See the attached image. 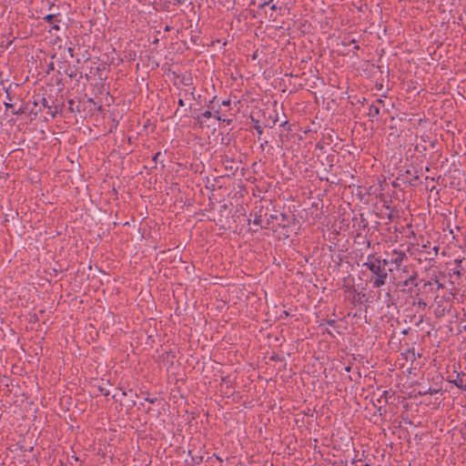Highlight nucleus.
I'll return each mask as SVG.
<instances>
[{
	"mask_svg": "<svg viewBox=\"0 0 466 466\" xmlns=\"http://www.w3.org/2000/svg\"><path fill=\"white\" fill-rule=\"evenodd\" d=\"M389 261L386 258H381L378 253H370L367 256L366 261L362 267L370 271V283L373 289H380L389 279V271L387 269Z\"/></svg>",
	"mask_w": 466,
	"mask_h": 466,
	"instance_id": "obj_1",
	"label": "nucleus"
},
{
	"mask_svg": "<svg viewBox=\"0 0 466 466\" xmlns=\"http://www.w3.org/2000/svg\"><path fill=\"white\" fill-rule=\"evenodd\" d=\"M397 275L399 279L397 286L401 288L402 291L412 292L413 288L418 287L419 274L412 266L402 267Z\"/></svg>",
	"mask_w": 466,
	"mask_h": 466,
	"instance_id": "obj_2",
	"label": "nucleus"
},
{
	"mask_svg": "<svg viewBox=\"0 0 466 466\" xmlns=\"http://www.w3.org/2000/svg\"><path fill=\"white\" fill-rule=\"evenodd\" d=\"M408 258H407V255L404 251L400 250V249H393L391 251V258H390V263L392 265H394V268H395V270L398 272L400 270H401V268L402 267H405L403 265V262L404 260H406Z\"/></svg>",
	"mask_w": 466,
	"mask_h": 466,
	"instance_id": "obj_3",
	"label": "nucleus"
},
{
	"mask_svg": "<svg viewBox=\"0 0 466 466\" xmlns=\"http://www.w3.org/2000/svg\"><path fill=\"white\" fill-rule=\"evenodd\" d=\"M458 389L466 390V372H457L455 379L451 381Z\"/></svg>",
	"mask_w": 466,
	"mask_h": 466,
	"instance_id": "obj_4",
	"label": "nucleus"
},
{
	"mask_svg": "<svg viewBox=\"0 0 466 466\" xmlns=\"http://www.w3.org/2000/svg\"><path fill=\"white\" fill-rule=\"evenodd\" d=\"M58 15H59V14H57V15L50 14V15H46V16H44L43 19L46 22H47L48 24L52 25V27L49 32H51L52 30H56V31L60 30V25H58L60 20L57 19Z\"/></svg>",
	"mask_w": 466,
	"mask_h": 466,
	"instance_id": "obj_5",
	"label": "nucleus"
},
{
	"mask_svg": "<svg viewBox=\"0 0 466 466\" xmlns=\"http://www.w3.org/2000/svg\"><path fill=\"white\" fill-rule=\"evenodd\" d=\"M428 248L429 247L427 245H422L420 252L425 253V260H431L438 255L439 247L435 246L431 250H428Z\"/></svg>",
	"mask_w": 466,
	"mask_h": 466,
	"instance_id": "obj_6",
	"label": "nucleus"
},
{
	"mask_svg": "<svg viewBox=\"0 0 466 466\" xmlns=\"http://www.w3.org/2000/svg\"><path fill=\"white\" fill-rule=\"evenodd\" d=\"M380 115V107L374 105H370L368 112V116L371 118L377 117Z\"/></svg>",
	"mask_w": 466,
	"mask_h": 466,
	"instance_id": "obj_7",
	"label": "nucleus"
},
{
	"mask_svg": "<svg viewBox=\"0 0 466 466\" xmlns=\"http://www.w3.org/2000/svg\"><path fill=\"white\" fill-rule=\"evenodd\" d=\"M405 359L406 360H416V353H415V350L414 349H411V350H408L405 353Z\"/></svg>",
	"mask_w": 466,
	"mask_h": 466,
	"instance_id": "obj_8",
	"label": "nucleus"
},
{
	"mask_svg": "<svg viewBox=\"0 0 466 466\" xmlns=\"http://www.w3.org/2000/svg\"><path fill=\"white\" fill-rule=\"evenodd\" d=\"M201 116L205 118H210L211 116H213V113L210 110H206L201 114V116H198L197 119L200 121Z\"/></svg>",
	"mask_w": 466,
	"mask_h": 466,
	"instance_id": "obj_9",
	"label": "nucleus"
},
{
	"mask_svg": "<svg viewBox=\"0 0 466 466\" xmlns=\"http://www.w3.org/2000/svg\"><path fill=\"white\" fill-rule=\"evenodd\" d=\"M270 118H272L271 123L270 124H266L265 127L271 128V127H273L276 125V123L278 121V113H275V116L274 117H272L270 116Z\"/></svg>",
	"mask_w": 466,
	"mask_h": 466,
	"instance_id": "obj_10",
	"label": "nucleus"
},
{
	"mask_svg": "<svg viewBox=\"0 0 466 466\" xmlns=\"http://www.w3.org/2000/svg\"><path fill=\"white\" fill-rule=\"evenodd\" d=\"M413 304L417 305L422 310L425 309L427 306V303L423 299H419L417 302H414Z\"/></svg>",
	"mask_w": 466,
	"mask_h": 466,
	"instance_id": "obj_11",
	"label": "nucleus"
},
{
	"mask_svg": "<svg viewBox=\"0 0 466 466\" xmlns=\"http://www.w3.org/2000/svg\"><path fill=\"white\" fill-rule=\"evenodd\" d=\"M254 128L256 129V131L258 133V135H261L263 133V128L262 127L258 124V121H255V126H254Z\"/></svg>",
	"mask_w": 466,
	"mask_h": 466,
	"instance_id": "obj_12",
	"label": "nucleus"
},
{
	"mask_svg": "<svg viewBox=\"0 0 466 466\" xmlns=\"http://www.w3.org/2000/svg\"><path fill=\"white\" fill-rule=\"evenodd\" d=\"M12 86V84L9 85L8 87H5V93H6V99H7V102H10L12 101V97L10 96V88Z\"/></svg>",
	"mask_w": 466,
	"mask_h": 466,
	"instance_id": "obj_13",
	"label": "nucleus"
},
{
	"mask_svg": "<svg viewBox=\"0 0 466 466\" xmlns=\"http://www.w3.org/2000/svg\"><path fill=\"white\" fill-rule=\"evenodd\" d=\"M280 127L285 128L286 130H291L290 125L289 124V122L287 120L284 121L283 123H281Z\"/></svg>",
	"mask_w": 466,
	"mask_h": 466,
	"instance_id": "obj_14",
	"label": "nucleus"
},
{
	"mask_svg": "<svg viewBox=\"0 0 466 466\" xmlns=\"http://www.w3.org/2000/svg\"><path fill=\"white\" fill-rule=\"evenodd\" d=\"M326 323H327V325L333 327L336 323V320L335 319H327Z\"/></svg>",
	"mask_w": 466,
	"mask_h": 466,
	"instance_id": "obj_15",
	"label": "nucleus"
},
{
	"mask_svg": "<svg viewBox=\"0 0 466 466\" xmlns=\"http://www.w3.org/2000/svg\"><path fill=\"white\" fill-rule=\"evenodd\" d=\"M41 104L45 106V107H50L48 105H47V100L46 97H42L41 98Z\"/></svg>",
	"mask_w": 466,
	"mask_h": 466,
	"instance_id": "obj_16",
	"label": "nucleus"
},
{
	"mask_svg": "<svg viewBox=\"0 0 466 466\" xmlns=\"http://www.w3.org/2000/svg\"><path fill=\"white\" fill-rule=\"evenodd\" d=\"M99 390H100V392H101L103 395H105V396H108V395H109V390H105V389H103V388H101V387H100V388H99Z\"/></svg>",
	"mask_w": 466,
	"mask_h": 466,
	"instance_id": "obj_17",
	"label": "nucleus"
},
{
	"mask_svg": "<svg viewBox=\"0 0 466 466\" xmlns=\"http://www.w3.org/2000/svg\"><path fill=\"white\" fill-rule=\"evenodd\" d=\"M145 400L149 402V403H151V404H153V403L156 402L157 399L156 398L151 399L149 397H147V398H145Z\"/></svg>",
	"mask_w": 466,
	"mask_h": 466,
	"instance_id": "obj_18",
	"label": "nucleus"
},
{
	"mask_svg": "<svg viewBox=\"0 0 466 466\" xmlns=\"http://www.w3.org/2000/svg\"><path fill=\"white\" fill-rule=\"evenodd\" d=\"M213 116L216 117L218 120H222L220 116H219V111L218 110H216L213 114Z\"/></svg>",
	"mask_w": 466,
	"mask_h": 466,
	"instance_id": "obj_19",
	"label": "nucleus"
},
{
	"mask_svg": "<svg viewBox=\"0 0 466 466\" xmlns=\"http://www.w3.org/2000/svg\"><path fill=\"white\" fill-rule=\"evenodd\" d=\"M343 44H344L345 46H347V45H350V44H352V45H356V44H357V40H356V39H354V38H352V39L349 40V43H343Z\"/></svg>",
	"mask_w": 466,
	"mask_h": 466,
	"instance_id": "obj_20",
	"label": "nucleus"
},
{
	"mask_svg": "<svg viewBox=\"0 0 466 466\" xmlns=\"http://www.w3.org/2000/svg\"><path fill=\"white\" fill-rule=\"evenodd\" d=\"M12 113H13L14 115H21V114H23V113H24V110H23V108H19V109H17L16 111H13Z\"/></svg>",
	"mask_w": 466,
	"mask_h": 466,
	"instance_id": "obj_21",
	"label": "nucleus"
},
{
	"mask_svg": "<svg viewBox=\"0 0 466 466\" xmlns=\"http://www.w3.org/2000/svg\"><path fill=\"white\" fill-rule=\"evenodd\" d=\"M67 52L69 53L71 57L74 56V48L73 47H68L67 48Z\"/></svg>",
	"mask_w": 466,
	"mask_h": 466,
	"instance_id": "obj_22",
	"label": "nucleus"
},
{
	"mask_svg": "<svg viewBox=\"0 0 466 466\" xmlns=\"http://www.w3.org/2000/svg\"><path fill=\"white\" fill-rule=\"evenodd\" d=\"M5 106L6 109L13 108V104H11L9 102H5Z\"/></svg>",
	"mask_w": 466,
	"mask_h": 466,
	"instance_id": "obj_23",
	"label": "nucleus"
},
{
	"mask_svg": "<svg viewBox=\"0 0 466 466\" xmlns=\"http://www.w3.org/2000/svg\"><path fill=\"white\" fill-rule=\"evenodd\" d=\"M271 1H272V0H270V1H268V2H264V3H262V4L259 5V7H260V8H264V7H265L266 5H268Z\"/></svg>",
	"mask_w": 466,
	"mask_h": 466,
	"instance_id": "obj_24",
	"label": "nucleus"
},
{
	"mask_svg": "<svg viewBox=\"0 0 466 466\" xmlns=\"http://www.w3.org/2000/svg\"><path fill=\"white\" fill-rule=\"evenodd\" d=\"M177 104H178L179 106H185L184 100L182 98L178 99Z\"/></svg>",
	"mask_w": 466,
	"mask_h": 466,
	"instance_id": "obj_25",
	"label": "nucleus"
},
{
	"mask_svg": "<svg viewBox=\"0 0 466 466\" xmlns=\"http://www.w3.org/2000/svg\"><path fill=\"white\" fill-rule=\"evenodd\" d=\"M160 152L156 153L155 156L153 157V161L157 162V159L160 156Z\"/></svg>",
	"mask_w": 466,
	"mask_h": 466,
	"instance_id": "obj_26",
	"label": "nucleus"
},
{
	"mask_svg": "<svg viewBox=\"0 0 466 466\" xmlns=\"http://www.w3.org/2000/svg\"><path fill=\"white\" fill-rule=\"evenodd\" d=\"M221 105L222 106H228V105H230V100H224V101H222Z\"/></svg>",
	"mask_w": 466,
	"mask_h": 466,
	"instance_id": "obj_27",
	"label": "nucleus"
},
{
	"mask_svg": "<svg viewBox=\"0 0 466 466\" xmlns=\"http://www.w3.org/2000/svg\"><path fill=\"white\" fill-rule=\"evenodd\" d=\"M270 9H271L272 11H276V10L278 9V7H277V5H272L270 6Z\"/></svg>",
	"mask_w": 466,
	"mask_h": 466,
	"instance_id": "obj_28",
	"label": "nucleus"
},
{
	"mask_svg": "<svg viewBox=\"0 0 466 466\" xmlns=\"http://www.w3.org/2000/svg\"><path fill=\"white\" fill-rule=\"evenodd\" d=\"M377 102H378L379 104H381V105H383V104H384V101H383L382 99H380H380H378V100H377Z\"/></svg>",
	"mask_w": 466,
	"mask_h": 466,
	"instance_id": "obj_29",
	"label": "nucleus"
},
{
	"mask_svg": "<svg viewBox=\"0 0 466 466\" xmlns=\"http://www.w3.org/2000/svg\"><path fill=\"white\" fill-rule=\"evenodd\" d=\"M385 298H390V291L385 294Z\"/></svg>",
	"mask_w": 466,
	"mask_h": 466,
	"instance_id": "obj_30",
	"label": "nucleus"
},
{
	"mask_svg": "<svg viewBox=\"0 0 466 466\" xmlns=\"http://www.w3.org/2000/svg\"><path fill=\"white\" fill-rule=\"evenodd\" d=\"M355 50H359L360 49V46L356 44L353 47Z\"/></svg>",
	"mask_w": 466,
	"mask_h": 466,
	"instance_id": "obj_31",
	"label": "nucleus"
},
{
	"mask_svg": "<svg viewBox=\"0 0 466 466\" xmlns=\"http://www.w3.org/2000/svg\"><path fill=\"white\" fill-rule=\"evenodd\" d=\"M345 370H346V371H350V366H347V367H345Z\"/></svg>",
	"mask_w": 466,
	"mask_h": 466,
	"instance_id": "obj_32",
	"label": "nucleus"
},
{
	"mask_svg": "<svg viewBox=\"0 0 466 466\" xmlns=\"http://www.w3.org/2000/svg\"><path fill=\"white\" fill-rule=\"evenodd\" d=\"M213 101H214V98L208 102V107H209V106H210V105L213 103Z\"/></svg>",
	"mask_w": 466,
	"mask_h": 466,
	"instance_id": "obj_33",
	"label": "nucleus"
},
{
	"mask_svg": "<svg viewBox=\"0 0 466 466\" xmlns=\"http://www.w3.org/2000/svg\"><path fill=\"white\" fill-rule=\"evenodd\" d=\"M450 232H451V234L454 235L455 230L451 229ZM453 238H455V236H453Z\"/></svg>",
	"mask_w": 466,
	"mask_h": 466,
	"instance_id": "obj_34",
	"label": "nucleus"
},
{
	"mask_svg": "<svg viewBox=\"0 0 466 466\" xmlns=\"http://www.w3.org/2000/svg\"><path fill=\"white\" fill-rule=\"evenodd\" d=\"M450 232H451V234L454 235L455 230L451 229ZM453 238H455V236H453Z\"/></svg>",
	"mask_w": 466,
	"mask_h": 466,
	"instance_id": "obj_35",
	"label": "nucleus"
},
{
	"mask_svg": "<svg viewBox=\"0 0 466 466\" xmlns=\"http://www.w3.org/2000/svg\"><path fill=\"white\" fill-rule=\"evenodd\" d=\"M121 394H122V396H127V391L122 390V393H121Z\"/></svg>",
	"mask_w": 466,
	"mask_h": 466,
	"instance_id": "obj_36",
	"label": "nucleus"
},
{
	"mask_svg": "<svg viewBox=\"0 0 466 466\" xmlns=\"http://www.w3.org/2000/svg\"><path fill=\"white\" fill-rule=\"evenodd\" d=\"M266 144H268V141H265L264 144H261V147H266Z\"/></svg>",
	"mask_w": 466,
	"mask_h": 466,
	"instance_id": "obj_37",
	"label": "nucleus"
},
{
	"mask_svg": "<svg viewBox=\"0 0 466 466\" xmlns=\"http://www.w3.org/2000/svg\"><path fill=\"white\" fill-rule=\"evenodd\" d=\"M266 144H268V141H265L264 144H261V147H266Z\"/></svg>",
	"mask_w": 466,
	"mask_h": 466,
	"instance_id": "obj_38",
	"label": "nucleus"
},
{
	"mask_svg": "<svg viewBox=\"0 0 466 466\" xmlns=\"http://www.w3.org/2000/svg\"><path fill=\"white\" fill-rule=\"evenodd\" d=\"M266 144H268V141H265L264 144H261V147H266Z\"/></svg>",
	"mask_w": 466,
	"mask_h": 466,
	"instance_id": "obj_39",
	"label": "nucleus"
},
{
	"mask_svg": "<svg viewBox=\"0 0 466 466\" xmlns=\"http://www.w3.org/2000/svg\"><path fill=\"white\" fill-rule=\"evenodd\" d=\"M441 288H442V284L438 283V289H441Z\"/></svg>",
	"mask_w": 466,
	"mask_h": 466,
	"instance_id": "obj_40",
	"label": "nucleus"
},
{
	"mask_svg": "<svg viewBox=\"0 0 466 466\" xmlns=\"http://www.w3.org/2000/svg\"><path fill=\"white\" fill-rule=\"evenodd\" d=\"M254 223H255V224H258V219H257V218H256V219L254 220Z\"/></svg>",
	"mask_w": 466,
	"mask_h": 466,
	"instance_id": "obj_41",
	"label": "nucleus"
},
{
	"mask_svg": "<svg viewBox=\"0 0 466 466\" xmlns=\"http://www.w3.org/2000/svg\"><path fill=\"white\" fill-rule=\"evenodd\" d=\"M402 333H403V334H407V333H408V330H407V329H405V330H403V331H402Z\"/></svg>",
	"mask_w": 466,
	"mask_h": 466,
	"instance_id": "obj_42",
	"label": "nucleus"
},
{
	"mask_svg": "<svg viewBox=\"0 0 466 466\" xmlns=\"http://www.w3.org/2000/svg\"><path fill=\"white\" fill-rule=\"evenodd\" d=\"M427 285H431V282L430 281L426 282L425 286H427Z\"/></svg>",
	"mask_w": 466,
	"mask_h": 466,
	"instance_id": "obj_43",
	"label": "nucleus"
},
{
	"mask_svg": "<svg viewBox=\"0 0 466 466\" xmlns=\"http://www.w3.org/2000/svg\"><path fill=\"white\" fill-rule=\"evenodd\" d=\"M362 466H370V464H368V463H366V464H364V465H362Z\"/></svg>",
	"mask_w": 466,
	"mask_h": 466,
	"instance_id": "obj_44",
	"label": "nucleus"
}]
</instances>
